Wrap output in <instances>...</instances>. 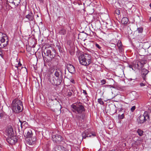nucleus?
<instances>
[{"instance_id":"4468645a","label":"nucleus","mask_w":151,"mask_h":151,"mask_svg":"<svg viewBox=\"0 0 151 151\" xmlns=\"http://www.w3.org/2000/svg\"><path fill=\"white\" fill-rule=\"evenodd\" d=\"M26 137V138H30L32 136V131L31 129H29L28 130L26 133H25Z\"/></svg>"},{"instance_id":"ea45409f","label":"nucleus","mask_w":151,"mask_h":151,"mask_svg":"<svg viewBox=\"0 0 151 151\" xmlns=\"http://www.w3.org/2000/svg\"><path fill=\"white\" fill-rule=\"evenodd\" d=\"M83 93L85 95H87V93L86 91V90H83Z\"/></svg>"},{"instance_id":"b1692460","label":"nucleus","mask_w":151,"mask_h":151,"mask_svg":"<svg viewBox=\"0 0 151 151\" xmlns=\"http://www.w3.org/2000/svg\"><path fill=\"white\" fill-rule=\"evenodd\" d=\"M132 94L133 95L134 94V95H135V96H134V97L132 98L133 99V100L136 99L138 98V96L137 95V93H136V92L135 91L133 92L132 93Z\"/></svg>"},{"instance_id":"6e6552de","label":"nucleus","mask_w":151,"mask_h":151,"mask_svg":"<svg viewBox=\"0 0 151 151\" xmlns=\"http://www.w3.org/2000/svg\"><path fill=\"white\" fill-rule=\"evenodd\" d=\"M52 139L54 142L59 143L62 141L63 139L60 135L56 134L52 136Z\"/></svg>"},{"instance_id":"c756f323","label":"nucleus","mask_w":151,"mask_h":151,"mask_svg":"<svg viewBox=\"0 0 151 151\" xmlns=\"http://www.w3.org/2000/svg\"><path fill=\"white\" fill-rule=\"evenodd\" d=\"M137 31L139 33H141L143 31V29L142 28H138L137 29Z\"/></svg>"},{"instance_id":"de8ad7c7","label":"nucleus","mask_w":151,"mask_h":151,"mask_svg":"<svg viewBox=\"0 0 151 151\" xmlns=\"http://www.w3.org/2000/svg\"><path fill=\"white\" fill-rule=\"evenodd\" d=\"M102 150L101 149H99L98 151H101Z\"/></svg>"},{"instance_id":"0eeeda50","label":"nucleus","mask_w":151,"mask_h":151,"mask_svg":"<svg viewBox=\"0 0 151 151\" xmlns=\"http://www.w3.org/2000/svg\"><path fill=\"white\" fill-rule=\"evenodd\" d=\"M49 80L50 82L54 86L59 85L61 83V81L60 80L55 78L53 76H50Z\"/></svg>"},{"instance_id":"39448f33","label":"nucleus","mask_w":151,"mask_h":151,"mask_svg":"<svg viewBox=\"0 0 151 151\" xmlns=\"http://www.w3.org/2000/svg\"><path fill=\"white\" fill-rule=\"evenodd\" d=\"M84 66L89 65L92 62L91 57V55L87 53H84Z\"/></svg>"},{"instance_id":"423d86ee","label":"nucleus","mask_w":151,"mask_h":151,"mask_svg":"<svg viewBox=\"0 0 151 151\" xmlns=\"http://www.w3.org/2000/svg\"><path fill=\"white\" fill-rule=\"evenodd\" d=\"M51 51L50 50H47L46 51L44 50L42 53V55L44 60H45V58H47V57H49L50 59L49 60H52L54 57L51 54Z\"/></svg>"},{"instance_id":"a19ab883","label":"nucleus","mask_w":151,"mask_h":151,"mask_svg":"<svg viewBox=\"0 0 151 151\" xmlns=\"http://www.w3.org/2000/svg\"><path fill=\"white\" fill-rule=\"evenodd\" d=\"M129 68H132V70H134V69L133 68V66L132 65H129Z\"/></svg>"},{"instance_id":"f3484780","label":"nucleus","mask_w":151,"mask_h":151,"mask_svg":"<svg viewBox=\"0 0 151 151\" xmlns=\"http://www.w3.org/2000/svg\"><path fill=\"white\" fill-rule=\"evenodd\" d=\"M129 21V19L127 17H123L121 20L122 23L124 24H127Z\"/></svg>"},{"instance_id":"cd10ccee","label":"nucleus","mask_w":151,"mask_h":151,"mask_svg":"<svg viewBox=\"0 0 151 151\" xmlns=\"http://www.w3.org/2000/svg\"><path fill=\"white\" fill-rule=\"evenodd\" d=\"M136 63V65H135V68H140L139 65H140V62L138 61V62H137V63Z\"/></svg>"},{"instance_id":"864d4df0","label":"nucleus","mask_w":151,"mask_h":151,"mask_svg":"<svg viewBox=\"0 0 151 151\" xmlns=\"http://www.w3.org/2000/svg\"><path fill=\"white\" fill-rule=\"evenodd\" d=\"M130 79L131 80V81H132V79L131 78H130Z\"/></svg>"},{"instance_id":"dca6fc26","label":"nucleus","mask_w":151,"mask_h":151,"mask_svg":"<svg viewBox=\"0 0 151 151\" xmlns=\"http://www.w3.org/2000/svg\"><path fill=\"white\" fill-rule=\"evenodd\" d=\"M25 17L28 20L30 21H33L34 19L33 17L32 16V14H28Z\"/></svg>"},{"instance_id":"4be33fe9","label":"nucleus","mask_w":151,"mask_h":151,"mask_svg":"<svg viewBox=\"0 0 151 151\" xmlns=\"http://www.w3.org/2000/svg\"><path fill=\"white\" fill-rule=\"evenodd\" d=\"M137 133L139 136H142L143 135V131L140 129H138L137 131Z\"/></svg>"},{"instance_id":"412c9836","label":"nucleus","mask_w":151,"mask_h":151,"mask_svg":"<svg viewBox=\"0 0 151 151\" xmlns=\"http://www.w3.org/2000/svg\"><path fill=\"white\" fill-rule=\"evenodd\" d=\"M65 94L66 96H68V97H70L72 96V93L71 92L70 90L68 89L67 90V92L65 93Z\"/></svg>"},{"instance_id":"09e8293b","label":"nucleus","mask_w":151,"mask_h":151,"mask_svg":"<svg viewBox=\"0 0 151 151\" xmlns=\"http://www.w3.org/2000/svg\"><path fill=\"white\" fill-rule=\"evenodd\" d=\"M150 7H151V4H150Z\"/></svg>"},{"instance_id":"603ef678","label":"nucleus","mask_w":151,"mask_h":151,"mask_svg":"<svg viewBox=\"0 0 151 151\" xmlns=\"http://www.w3.org/2000/svg\"><path fill=\"white\" fill-rule=\"evenodd\" d=\"M1 144L0 143V147H1Z\"/></svg>"},{"instance_id":"a18cd8bd","label":"nucleus","mask_w":151,"mask_h":151,"mask_svg":"<svg viewBox=\"0 0 151 151\" xmlns=\"http://www.w3.org/2000/svg\"><path fill=\"white\" fill-rule=\"evenodd\" d=\"M149 21H150V22H151V17H150V18Z\"/></svg>"},{"instance_id":"1a4fd4ad","label":"nucleus","mask_w":151,"mask_h":151,"mask_svg":"<svg viewBox=\"0 0 151 151\" xmlns=\"http://www.w3.org/2000/svg\"><path fill=\"white\" fill-rule=\"evenodd\" d=\"M67 69L69 72L71 74H74L76 72L75 68L74 66L70 64H67Z\"/></svg>"},{"instance_id":"4c0bfd02","label":"nucleus","mask_w":151,"mask_h":151,"mask_svg":"<svg viewBox=\"0 0 151 151\" xmlns=\"http://www.w3.org/2000/svg\"><path fill=\"white\" fill-rule=\"evenodd\" d=\"M96 47L98 48L99 49H100L101 48V47L99 44L97 43L96 44Z\"/></svg>"},{"instance_id":"79ce46f5","label":"nucleus","mask_w":151,"mask_h":151,"mask_svg":"<svg viewBox=\"0 0 151 151\" xmlns=\"http://www.w3.org/2000/svg\"><path fill=\"white\" fill-rule=\"evenodd\" d=\"M111 86V85H105L104 86L106 88H107Z\"/></svg>"},{"instance_id":"2f4dec72","label":"nucleus","mask_w":151,"mask_h":151,"mask_svg":"<svg viewBox=\"0 0 151 151\" xmlns=\"http://www.w3.org/2000/svg\"><path fill=\"white\" fill-rule=\"evenodd\" d=\"M120 11L118 9L116 10L115 11V13L118 15H119L120 14Z\"/></svg>"},{"instance_id":"8fccbe9b","label":"nucleus","mask_w":151,"mask_h":151,"mask_svg":"<svg viewBox=\"0 0 151 151\" xmlns=\"http://www.w3.org/2000/svg\"><path fill=\"white\" fill-rule=\"evenodd\" d=\"M16 67L18 69V66H16Z\"/></svg>"},{"instance_id":"f03ea898","label":"nucleus","mask_w":151,"mask_h":151,"mask_svg":"<svg viewBox=\"0 0 151 151\" xmlns=\"http://www.w3.org/2000/svg\"><path fill=\"white\" fill-rule=\"evenodd\" d=\"M23 108L22 101L18 99H15L12 101V109L15 113H18L22 111Z\"/></svg>"},{"instance_id":"473e14b6","label":"nucleus","mask_w":151,"mask_h":151,"mask_svg":"<svg viewBox=\"0 0 151 151\" xmlns=\"http://www.w3.org/2000/svg\"><path fill=\"white\" fill-rule=\"evenodd\" d=\"M139 85L141 87H143L145 86L146 84L145 83H140Z\"/></svg>"},{"instance_id":"49530a36","label":"nucleus","mask_w":151,"mask_h":151,"mask_svg":"<svg viewBox=\"0 0 151 151\" xmlns=\"http://www.w3.org/2000/svg\"><path fill=\"white\" fill-rule=\"evenodd\" d=\"M108 151H115V150H109Z\"/></svg>"},{"instance_id":"c03bdc74","label":"nucleus","mask_w":151,"mask_h":151,"mask_svg":"<svg viewBox=\"0 0 151 151\" xmlns=\"http://www.w3.org/2000/svg\"><path fill=\"white\" fill-rule=\"evenodd\" d=\"M53 99H49V101H50V103H51V101H53Z\"/></svg>"},{"instance_id":"a211bd4d","label":"nucleus","mask_w":151,"mask_h":151,"mask_svg":"<svg viewBox=\"0 0 151 151\" xmlns=\"http://www.w3.org/2000/svg\"><path fill=\"white\" fill-rule=\"evenodd\" d=\"M117 45L118 47L119 51L122 52L123 50V49L122 47V44L121 42L120 41L118 40L117 44Z\"/></svg>"},{"instance_id":"2eb2a0df","label":"nucleus","mask_w":151,"mask_h":151,"mask_svg":"<svg viewBox=\"0 0 151 151\" xmlns=\"http://www.w3.org/2000/svg\"><path fill=\"white\" fill-rule=\"evenodd\" d=\"M29 140L28 141V143L29 145H32L35 143L36 141V139L35 137L32 138L31 137L29 138Z\"/></svg>"},{"instance_id":"58836bf2","label":"nucleus","mask_w":151,"mask_h":151,"mask_svg":"<svg viewBox=\"0 0 151 151\" xmlns=\"http://www.w3.org/2000/svg\"><path fill=\"white\" fill-rule=\"evenodd\" d=\"M107 28H108V29H110V27L111 28V27L112 26L111 24H110V26H109V24H107V25L106 26Z\"/></svg>"},{"instance_id":"ddd939ff","label":"nucleus","mask_w":151,"mask_h":151,"mask_svg":"<svg viewBox=\"0 0 151 151\" xmlns=\"http://www.w3.org/2000/svg\"><path fill=\"white\" fill-rule=\"evenodd\" d=\"M149 72L148 70L145 68H143L142 70L141 74L144 80L145 81V82H146V78H145L146 75L148 74Z\"/></svg>"},{"instance_id":"7ed1b4c3","label":"nucleus","mask_w":151,"mask_h":151,"mask_svg":"<svg viewBox=\"0 0 151 151\" xmlns=\"http://www.w3.org/2000/svg\"><path fill=\"white\" fill-rule=\"evenodd\" d=\"M9 39L6 35L2 33H0V55L3 56V50L1 48L6 47L8 44Z\"/></svg>"},{"instance_id":"20e7f679","label":"nucleus","mask_w":151,"mask_h":151,"mask_svg":"<svg viewBox=\"0 0 151 151\" xmlns=\"http://www.w3.org/2000/svg\"><path fill=\"white\" fill-rule=\"evenodd\" d=\"M149 118V112L147 111H145L143 115H141L139 117V122L140 124L143 123Z\"/></svg>"},{"instance_id":"37998d69","label":"nucleus","mask_w":151,"mask_h":151,"mask_svg":"<svg viewBox=\"0 0 151 151\" xmlns=\"http://www.w3.org/2000/svg\"><path fill=\"white\" fill-rule=\"evenodd\" d=\"M21 65H22V64L20 63H18V66H20Z\"/></svg>"},{"instance_id":"aec40b11","label":"nucleus","mask_w":151,"mask_h":151,"mask_svg":"<svg viewBox=\"0 0 151 151\" xmlns=\"http://www.w3.org/2000/svg\"><path fill=\"white\" fill-rule=\"evenodd\" d=\"M66 30L63 28H62L60 29L59 31V34L62 35H65L66 34Z\"/></svg>"},{"instance_id":"f704fd0d","label":"nucleus","mask_w":151,"mask_h":151,"mask_svg":"<svg viewBox=\"0 0 151 151\" xmlns=\"http://www.w3.org/2000/svg\"><path fill=\"white\" fill-rule=\"evenodd\" d=\"M19 122H20V125H21V127L22 128V125L23 124V123H24V124H25L26 123V122H22V121H21L20 119H19Z\"/></svg>"},{"instance_id":"f257e3e1","label":"nucleus","mask_w":151,"mask_h":151,"mask_svg":"<svg viewBox=\"0 0 151 151\" xmlns=\"http://www.w3.org/2000/svg\"><path fill=\"white\" fill-rule=\"evenodd\" d=\"M71 106L73 112H77L79 114V115H76V118L78 119H83L84 118L85 115L82 113L85 111V109L80 102L74 103Z\"/></svg>"},{"instance_id":"bb28decb","label":"nucleus","mask_w":151,"mask_h":151,"mask_svg":"<svg viewBox=\"0 0 151 151\" xmlns=\"http://www.w3.org/2000/svg\"><path fill=\"white\" fill-rule=\"evenodd\" d=\"M124 114H122V115H119L118 117L119 119H122L124 118Z\"/></svg>"},{"instance_id":"5fc2aeb1","label":"nucleus","mask_w":151,"mask_h":151,"mask_svg":"<svg viewBox=\"0 0 151 151\" xmlns=\"http://www.w3.org/2000/svg\"><path fill=\"white\" fill-rule=\"evenodd\" d=\"M87 96H88V95H87V96L86 95V97Z\"/></svg>"},{"instance_id":"e433bc0d","label":"nucleus","mask_w":151,"mask_h":151,"mask_svg":"<svg viewBox=\"0 0 151 151\" xmlns=\"http://www.w3.org/2000/svg\"><path fill=\"white\" fill-rule=\"evenodd\" d=\"M4 116V114L3 113H0V117L1 118H2Z\"/></svg>"},{"instance_id":"3c124183","label":"nucleus","mask_w":151,"mask_h":151,"mask_svg":"<svg viewBox=\"0 0 151 151\" xmlns=\"http://www.w3.org/2000/svg\"><path fill=\"white\" fill-rule=\"evenodd\" d=\"M116 111H117V110H116L115 113H116Z\"/></svg>"},{"instance_id":"a878e982","label":"nucleus","mask_w":151,"mask_h":151,"mask_svg":"<svg viewBox=\"0 0 151 151\" xmlns=\"http://www.w3.org/2000/svg\"><path fill=\"white\" fill-rule=\"evenodd\" d=\"M139 62H140V65H139L140 68H142V67H143V66L144 64L145 63V61H139Z\"/></svg>"},{"instance_id":"7c9ffc66","label":"nucleus","mask_w":151,"mask_h":151,"mask_svg":"<svg viewBox=\"0 0 151 151\" xmlns=\"http://www.w3.org/2000/svg\"><path fill=\"white\" fill-rule=\"evenodd\" d=\"M106 81L105 79H103L101 81V85H103L105 84Z\"/></svg>"},{"instance_id":"c9c22d12","label":"nucleus","mask_w":151,"mask_h":151,"mask_svg":"<svg viewBox=\"0 0 151 151\" xmlns=\"http://www.w3.org/2000/svg\"><path fill=\"white\" fill-rule=\"evenodd\" d=\"M70 81L71 82H72L73 83H75V82L74 80L72 78H70Z\"/></svg>"},{"instance_id":"9b49d317","label":"nucleus","mask_w":151,"mask_h":151,"mask_svg":"<svg viewBox=\"0 0 151 151\" xmlns=\"http://www.w3.org/2000/svg\"><path fill=\"white\" fill-rule=\"evenodd\" d=\"M13 132V129L12 127L11 126H9L6 131V135L11 137L12 135Z\"/></svg>"},{"instance_id":"6ab92c4d","label":"nucleus","mask_w":151,"mask_h":151,"mask_svg":"<svg viewBox=\"0 0 151 151\" xmlns=\"http://www.w3.org/2000/svg\"><path fill=\"white\" fill-rule=\"evenodd\" d=\"M7 142L11 144H13L15 143V140L12 137H10L7 139Z\"/></svg>"},{"instance_id":"f8f14e48","label":"nucleus","mask_w":151,"mask_h":151,"mask_svg":"<svg viewBox=\"0 0 151 151\" xmlns=\"http://www.w3.org/2000/svg\"><path fill=\"white\" fill-rule=\"evenodd\" d=\"M84 53L81 54L78 57V59L80 64L83 65L84 64Z\"/></svg>"},{"instance_id":"c85d7f7f","label":"nucleus","mask_w":151,"mask_h":151,"mask_svg":"<svg viewBox=\"0 0 151 151\" xmlns=\"http://www.w3.org/2000/svg\"><path fill=\"white\" fill-rule=\"evenodd\" d=\"M55 148L56 149L59 150H62V147L60 145H57Z\"/></svg>"},{"instance_id":"393cba45","label":"nucleus","mask_w":151,"mask_h":151,"mask_svg":"<svg viewBox=\"0 0 151 151\" xmlns=\"http://www.w3.org/2000/svg\"><path fill=\"white\" fill-rule=\"evenodd\" d=\"M98 101L99 104L101 105H103L104 104V102L102 101L101 98L99 99H98Z\"/></svg>"},{"instance_id":"72a5a7b5","label":"nucleus","mask_w":151,"mask_h":151,"mask_svg":"<svg viewBox=\"0 0 151 151\" xmlns=\"http://www.w3.org/2000/svg\"><path fill=\"white\" fill-rule=\"evenodd\" d=\"M136 108V107L135 106H134L132 107L131 109V110L132 112L134 111L135 110Z\"/></svg>"},{"instance_id":"9d476101","label":"nucleus","mask_w":151,"mask_h":151,"mask_svg":"<svg viewBox=\"0 0 151 151\" xmlns=\"http://www.w3.org/2000/svg\"><path fill=\"white\" fill-rule=\"evenodd\" d=\"M82 137L83 138L85 139L86 137H91V136H95L96 134L95 133H88L86 130H85L82 134Z\"/></svg>"},{"instance_id":"6e6d98bb","label":"nucleus","mask_w":151,"mask_h":151,"mask_svg":"<svg viewBox=\"0 0 151 151\" xmlns=\"http://www.w3.org/2000/svg\"><path fill=\"white\" fill-rule=\"evenodd\" d=\"M114 106L115 107H116V106L115 105H114Z\"/></svg>"},{"instance_id":"5701e85b","label":"nucleus","mask_w":151,"mask_h":151,"mask_svg":"<svg viewBox=\"0 0 151 151\" xmlns=\"http://www.w3.org/2000/svg\"><path fill=\"white\" fill-rule=\"evenodd\" d=\"M54 75L56 77V78L59 79V77L60 75L59 72H58L57 70H56L55 72Z\"/></svg>"}]
</instances>
